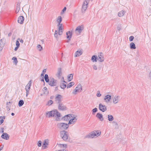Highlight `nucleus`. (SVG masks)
Masks as SVG:
<instances>
[{"instance_id":"1","label":"nucleus","mask_w":151,"mask_h":151,"mask_svg":"<svg viewBox=\"0 0 151 151\" xmlns=\"http://www.w3.org/2000/svg\"><path fill=\"white\" fill-rule=\"evenodd\" d=\"M55 115H56L57 118L56 119L57 121H59L60 120V118L61 117V115L57 110H54L47 111L46 114V116L49 118L53 117Z\"/></svg>"},{"instance_id":"2","label":"nucleus","mask_w":151,"mask_h":151,"mask_svg":"<svg viewBox=\"0 0 151 151\" xmlns=\"http://www.w3.org/2000/svg\"><path fill=\"white\" fill-rule=\"evenodd\" d=\"M101 133V132L99 130H95L87 135L86 137L93 138L95 137H97L100 135Z\"/></svg>"},{"instance_id":"3","label":"nucleus","mask_w":151,"mask_h":151,"mask_svg":"<svg viewBox=\"0 0 151 151\" xmlns=\"http://www.w3.org/2000/svg\"><path fill=\"white\" fill-rule=\"evenodd\" d=\"M57 127L60 129L63 130H66L69 127V125L67 123H58L57 125Z\"/></svg>"},{"instance_id":"4","label":"nucleus","mask_w":151,"mask_h":151,"mask_svg":"<svg viewBox=\"0 0 151 151\" xmlns=\"http://www.w3.org/2000/svg\"><path fill=\"white\" fill-rule=\"evenodd\" d=\"M60 136L64 140H67L68 137V132L65 130H63L60 132Z\"/></svg>"},{"instance_id":"5","label":"nucleus","mask_w":151,"mask_h":151,"mask_svg":"<svg viewBox=\"0 0 151 151\" xmlns=\"http://www.w3.org/2000/svg\"><path fill=\"white\" fill-rule=\"evenodd\" d=\"M82 87L80 84H79L72 92L73 94H76L77 92H81L82 90Z\"/></svg>"},{"instance_id":"6","label":"nucleus","mask_w":151,"mask_h":151,"mask_svg":"<svg viewBox=\"0 0 151 151\" xmlns=\"http://www.w3.org/2000/svg\"><path fill=\"white\" fill-rule=\"evenodd\" d=\"M62 24H58L57 27L58 29V35H61L63 31V28L62 27Z\"/></svg>"},{"instance_id":"7","label":"nucleus","mask_w":151,"mask_h":151,"mask_svg":"<svg viewBox=\"0 0 151 151\" xmlns=\"http://www.w3.org/2000/svg\"><path fill=\"white\" fill-rule=\"evenodd\" d=\"M88 4V3L86 1V0H85V1L83 2L82 6L81 12L82 13H84L87 9L88 6L87 5Z\"/></svg>"},{"instance_id":"8","label":"nucleus","mask_w":151,"mask_h":151,"mask_svg":"<svg viewBox=\"0 0 151 151\" xmlns=\"http://www.w3.org/2000/svg\"><path fill=\"white\" fill-rule=\"evenodd\" d=\"M49 140L46 139L45 140L42 142V149H45L48 148L47 145H49Z\"/></svg>"},{"instance_id":"9","label":"nucleus","mask_w":151,"mask_h":151,"mask_svg":"<svg viewBox=\"0 0 151 151\" xmlns=\"http://www.w3.org/2000/svg\"><path fill=\"white\" fill-rule=\"evenodd\" d=\"M99 109L100 111L104 112L107 110V107L101 103L99 105Z\"/></svg>"},{"instance_id":"10","label":"nucleus","mask_w":151,"mask_h":151,"mask_svg":"<svg viewBox=\"0 0 151 151\" xmlns=\"http://www.w3.org/2000/svg\"><path fill=\"white\" fill-rule=\"evenodd\" d=\"M98 60L100 62H103L104 60V54L102 52L99 53L98 54Z\"/></svg>"},{"instance_id":"11","label":"nucleus","mask_w":151,"mask_h":151,"mask_svg":"<svg viewBox=\"0 0 151 151\" xmlns=\"http://www.w3.org/2000/svg\"><path fill=\"white\" fill-rule=\"evenodd\" d=\"M84 29V27L83 25L78 26L75 30V32H78L79 34H80L82 31Z\"/></svg>"},{"instance_id":"12","label":"nucleus","mask_w":151,"mask_h":151,"mask_svg":"<svg viewBox=\"0 0 151 151\" xmlns=\"http://www.w3.org/2000/svg\"><path fill=\"white\" fill-rule=\"evenodd\" d=\"M72 115L74 116L73 114H69L66 115L62 117L61 119L63 120L64 121H69V120L70 119V118L71 117V116H72Z\"/></svg>"},{"instance_id":"13","label":"nucleus","mask_w":151,"mask_h":151,"mask_svg":"<svg viewBox=\"0 0 151 151\" xmlns=\"http://www.w3.org/2000/svg\"><path fill=\"white\" fill-rule=\"evenodd\" d=\"M62 96L60 94H57L55 96V100L56 101H57L58 104L60 103L61 102V98Z\"/></svg>"},{"instance_id":"14","label":"nucleus","mask_w":151,"mask_h":151,"mask_svg":"<svg viewBox=\"0 0 151 151\" xmlns=\"http://www.w3.org/2000/svg\"><path fill=\"white\" fill-rule=\"evenodd\" d=\"M111 96L109 95H107L105 96L104 100L107 103H109L111 99Z\"/></svg>"},{"instance_id":"15","label":"nucleus","mask_w":151,"mask_h":151,"mask_svg":"<svg viewBox=\"0 0 151 151\" xmlns=\"http://www.w3.org/2000/svg\"><path fill=\"white\" fill-rule=\"evenodd\" d=\"M24 17L23 16H20L18 17L17 21L18 23L21 24H22L24 23Z\"/></svg>"},{"instance_id":"16","label":"nucleus","mask_w":151,"mask_h":151,"mask_svg":"<svg viewBox=\"0 0 151 151\" xmlns=\"http://www.w3.org/2000/svg\"><path fill=\"white\" fill-rule=\"evenodd\" d=\"M1 137L4 139L8 140L9 139V136L5 132L3 133Z\"/></svg>"},{"instance_id":"17","label":"nucleus","mask_w":151,"mask_h":151,"mask_svg":"<svg viewBox=\"0 0 151 151\" xmlns=\"http://www.w3.org/2000/svg\"><path fill=\"white\" fill-rule=\"evenodd\" d=\"M96 117L101 121L104 120L103 115L100 113H98L96 114Z\"/></svg>"},{"instance_id":"18","label":"nucleus","mask_w":151,"mask_h":151,"mask_svg":"<svg viewBox=\"0 0 151 151\" xmlns=\"http://www.w3.org/2000/svg\"><path fill=\"white\" fill-rule=\"evenodd\" d=\"M66 38H69V40H71L72 35V32L70 31H68L66 33Z\"/></svg>"},{"instance_id":"19","label":"nucleus","mask_w":151,"mask_h":151,"mask_svg":"<svg viewBox=\"0 0 151 151\" xmlns=\"http://www.w3.org/2000/svg\"><path fill=\"white\" fill-rule=\"evenodd\" d=\"M54 81V78L52 77H50L49 78V80L48 82H47L48 83V84L51 86H52V85H53V83Z\"/></svg>"},{"instance_id":"20","label":"nucleus","mask_w":151,"mask_h":151,"mask_svg":"<svg viewBox=\"0 0 151 151\" xmlns=\"http://www.w3.org/2000/svg\"><path fill=\"white\" fill-rule=\"evenodd\" d=\"M98 60V58L97 55H93L91 58V61L93 62H96Z\"/></svg>"},{"instance_id":"21","label":"nucleus","mask_w":151,"mask_h":151,"mask_svg":"<svg viewBox=\"0 0 151 151\" xmlns=\"http://www.w3.org/2000/svg\"><path fill=\"white\" fill-rule=\"evenodd\" d=\"M32 82V80H30L28 83L27 84V85L26 87L25 88V89L26 88L27 89L29 90L30 88V87L31 86V85Z\"/></svg>"},{"instance_id":"22","label":"nucleus","mask_w":151,"mask_h":151,"mask_svg":"<svg viewBox=\"0 0 151 151\" xmlns=\"http://www.w3.org/2000/svg\"><path fill=\"white\" fill-rule=\"evenodd\" d=\"M62 74V69L61 68H58V70L57 74V76L59 77L61 76Z\"/></svg>"},{"instance_id":"23","label":"nucleus","mask_w":151,"mask_h":151,"mask_svg":"<svg viewBox=\"0 0 151 151\" xmlns=\"http://www.w3.org/2000/svg\"><path fill=\"white\" fill-rule=\"evenodd\" d=\"M21 2H17V6L16 12V13H17L19 11L20 9V5Z\"/></svg>"},{"instance_id":"24","label":"nucleus","mask_w":151,"mask_h":151,"mask_svg":"<svg viewBox=\"0 0 151 151\" xmlns=\"http://www.w3.org/2000/svg\"><path fill=\"white\" fill-rule=\"evenodd\" d=\"M125 13V11L124 10H122L121 11L119 12L118 13V16L119 17H121L123 16Z\"/></svg>"},{"instance_id":"25","label":"nucleus","mask_w":151,"mask_h":151,"mask_svg":"<svg viewBox=\"0 0 151 151\" xmlns=\"http://www.w3.org/2000/svg\"><path fill=\"white\" fill-rule=\"evenodd\" d=\"M73 74L71 73L68 75V79L69 82L73 78Z\"/></svg>"},{"instance_id":"26","label":"nucleus","mask_w":151,"mask_h":151,"mask_svg":"<svg viewBox=\"0 0 151 151\" xmlns=\"http://www.w3.org/2000/svg\"><path fill=\"white\" fill-rule=\"evenodd\" d=\"M62 20V18L61 16H59L58 17L57 19V21L58 23V24H61V23Z\"/></svg>"},{"instance_id":"27","label":"nucleus","mask_w":151,"mask_h":151,"mask_svg":"<svg viewBox=\"0 0 151 151\" xmlns=\"http://www.w3.org/2000/svg\"><path fill=\"white\" fill-rule=\"evenodd\" d=\"M82 54V52L81 50L79 51L78 50L75 53V57L79 56L81 55Z\"/></svg>"},{"instance_id":"28","label":"nucleus","mask_w":151,"mask_h":151,"mask_svg":"<svg viewBox=\"0 0 151 151\" xmlns=\"http://www.w3.org/2000/svg\"><path fill=\"white\" fill-rule=\"evenodd\" d=\"M5 118L6 116H0V125L3 123Z\"/></svg>"},{"instance_id":"29","label":"nucleus","mask_w":151,"mask_h":151,"mask_svg":"<svg viewBox=\"0 0 151 151\" xmlns=\"http://www.w3.org/2000/svg\"><path fill=\"white\" fill-rule=\"evenodd\" d=\"M130 48L131 49H134L136 48L135 44L133 42L130 43Z\"/></svg>"},{"instance_id":"30","label":"nucleus","mask_w":151,"mask_h":151,"mask_svg":"<svg viewBox=\"0 0 151 151\" xmlns=\"http://www.w3.org/2000/svg\"><path fill=\"white\" fill-rule=\"evenodd\" d=\"M44 79H45V81L46 82H49V77L48 75L47 74H45V76H44Z\"/></svg>"},{"instance_id":"31","label":"nucleus","mask_w":151,"mask_h":151,"mask_svg":"<svg viewBox=\"0 0 151 151\" xmlns=\"http://www.w3.org/2000/svg\"><path fill=\"white\" fill-rule=\"evenodd\" d=\"M108 120L109 121H112L114 119V118L113 116L111 115H108Z\"/></svg>"},{"instance_id":"32","label":"nucleus","mask_w":151,"mask_h":151,"mask_svg":"<svg viewBox=\"0 0 151 151\" xmlns=\"http://www.w3.org/2000/svg\"><path fill=\"white\" fill-rule=\"evenodd\" d=\"M76 121V120H74L72 118H70V119L69 120V122L68 124V125H69V124H73L74 122H75Z\"/></svg>"},{"instance_id":"33","label":"nucleus","mask_w":151,"mask_h":151,"mask_svg":"<svg viewBox=\"0 0 151 151\" xmlns=\"http://www.w3.org/2000/svg\"><path fill=\"white\" fill-rule=\"evenodd\" d=\"M24 104V101L22 100H20L18 102V106L19 107L22 106Z\"/></svg>"},{"instance_id":"34","label":"nucleus","mask_w":151,"mask_h":151,"mask_svg":"<svg viewBox=\"0 0 151 151\" xmlns=\"http://www.w3.org/2000/svg\"><path fill=\"white\" fill-rule=\"evenodd\" d=\"M74 84V83L73 82H72L69 83L67 85V88H70L72 87Z\"/></svg>"},{"instance_id":"35","label":"nucleus","mask_w":151,"mask_h":151,"mask_svg":"<svg viewBox=\"0 0 151 151\" xmlns=\"http://www.w3.org/2000/svg\"><path fill=\"white\" fill-rule=\"evenodd\" d=\"M66 85L64 83H61L60 84V87L61 88L64 89L66 87Z\"/></svg>"},{"instance_id":"36","label":"nucleus","mask_w":151,"mask_h":151,"mask_svg":"<svg viewBox=\"0 0 151 151\" xmlns=\"http://www.w3.org/2000/svg\"><path fill=\"white\" fill-rule=\"evenodd\" d=\"M47 89L46 87H44L43 88V91L44 92L43 93L46 94L47 95L48 94L49 92L47 91Z\"/></svg>"},{"instance_id":"37","label":"nucleus","mask_w":151,"mask_h":151,"mask_svg":"<svg viewBox=\"0 0 151 151\" xmlns=\"http://www.w3.org/2000/svg\"><path fill=\"white\" fill-rule=\"evenodd\" d=\"M12 60H13V63L16 65L18 63L17 58L15 57H13L12 58Z\"/></svg>"},{"instance_id":"38","label":"nucleus","mask_w":151,"mask_h":151,"mask_svg":"<svg viewBox=\"0 0 151 151\" xmlns=\"http://www.w3.org/2000/svg\"><path fill=\"white\" fill-rule=\"evenodd\" d=\"M53 103V101L51 100H50L48 101L46 105L47 106H49L52 104Z\"/></svg>"},{"instance_id":"39","label":"nucleus","mask_w":151,"mask_h":151,"mask_svg":"<svg viewBox=\"0 0 151 151\" xmlns=\"http://www.w3.org/2000/svg\"><path fill=\"white\" fill-rule=\"evenodd\" d=\"M118 96H117L116 97L115 96L114 98L113 101L114 104H116L118 102Z\"/></svg>"},{"instance_id":"40","label":"nucleus","mask_w":151,"mask_h":151,"mask_svg":"<svg viewBox=\"0 0 151 151\" xmlns=\"http://www.w3.org/2000/svg\"><path fill=\"white\" fill-rule=\"evenodd\" d=\"M58 32L57 30H56L55 31V34H54V36L56 38V40L57 41H58Z\"/></svg>"},{"instance_id":"41","label":"nucleus","mask_w":151,"mask_h":151,"mask_svg":"<svg viewBox=\"0 0 151 151\" xmlns=\"http://www.w3.org/2000/svg\"><path fill=\"white\" fill-rule=\"evenodd\" d=\"M98 111V109L96 108H95L93 109L92 110V114H94L95 113L97 112Z\"/></svg>"},{"instance_id":"42","label":"nucleus","mask_w":151,"mask_h":151,"mask_svg":"<svg viewBox=\"0 0 151 151\" xmlns=\"http://www.w3.org/2000/svg\"><path fill=\"white\" fill-rule=\"evenodd\" d=\"M18 40H19V38H18L17 39L16 42V46L19 47L20 46V43L18 41Z\"/></svg>"},{"instance_id":"43","label":"nucleus","mask_w":151,"mask_h":151,"mask_svg":"<svg viewBox=\"0 0 151 151\" xmlns=\"http://www.w3.org/2000/svg\"><path fill=\"white\" fill-rule=\"evenodd\" d=\"M37 47L40 51H41L42 49V47L40 45H38L37 46Z\"/></svg>"},{"instance_id":"44","label":"nucleus","mask_w":151,"mask_h":151,"mask_svg":"<svg viewBox=\"0 0 151 151\" xmlns=\"http://www.w3.org/2000/svg\"><path fill=\"white\" fill-rule=\"evenodd\" d=\"M61 109H60V110H62V111H65L67 110L66 107L64 105L61 106Z\"/></svg>"},{"instance_id":"45","label":"nucleus","mask_w":151,"mask_h":151,"mask_svg":"<svg viewBox=\"0 0 151 151\" xmlns=\"http://www.w3.org/2000/svg\"><path fill=\"white\" fill-rule=\"evenodd\" d=\"M58 108L59 109H61V106H63V105H64L63 104V103L62 102H60V103H58Z\"/></svg>"},{"instance_id":"46","label":"nucleus","mask_w":151,"mask_h":151,"mask_svg":"<svg viewBox=\"0 0 151 151\" xmlns=\"http://www.w3.org/2000/svg\"><path fill=\"white\" fill-rule=\"evenodd\" d=\"M60 147H63L65 148H66L67 147V145L66 144H60Z\"/></svg>"},{"instance_id":"47","label":"nucleus","mask_w":151,"mask_h":151,"mask_svg":"<svg viewBox=\"0 0 151 151\" xmlns=\"http://www.w3.org/2000/svg\"><path fill=\"white\" fill-rule=\"evenodd\" d=\"M37 145L38 146L41 147L42 146V142L40 140H39L38 142Z\"/></svg>"},{"instance_id":"48","label":"nucleus","mask_w":151,"mask_h":151,"mask_svg":"<svg viewBox=\"0 0 151 151\" xmlns=\"http://www.w3.org/2000/svg\"><path fill=\"white\" fill-rule=\"evenodd\" d=\"M66 10V7H64V8H63V9H62V10L61 11V14H62L64 12H65Z\"/></svg>"},{"instance_id":"49","label":"nucleus","mask_w":151,"mask_h":151,"mask_svg":"<svg viewBox=\"0 0 151 151\" xmlns=\"http://www.w3.org/2000/svg\"><path fill=\"white\" fill-rule=\"evenodd\" d=\"M53 85H52V86H55L57 84V80L54 79V81L53 82Z\"/></svg>"},{"instance_id":"50","label":"nucleus","mask_w":151,"mask_h":151,"mask_svg":"<svg viewBox=\"0 0 151 151\" xmlns=\"http://www.w3.org/2000/svg\"><path fill=\"white\" fill-rule=\"evenodd\" d=\"M134 39V37L133 36H131L129 37V40L130 42L132 41Z\"/></svg>"},{"instance_id":"51","label":"nucleus","mask_w":151,"mask_h":151,"mask_svg":"<svg viewBox=\"0 0 151 151\" xmlns=\"http://www.w3.org/2000/svg\"><path fill=\"white\" fill-rule=\"evenodd\" d=\"M25 90L26 91V96L27 97V96L29 94V90L27 89V88H26V89H25Z\"/></svg>"},{"instance_id":"52","label":"nucleus","mask_w":151,"mask_h":151,"mask_svg":"<svg viewBox=\"0 0 151 151\" xmlns=\"http://www.w3.org/2000/svg\"><path fill=\"white\" fill-rule=\"evenodd\" d=\"M101 94L100 93V91H98L96 94V96L97 97H99L101 96Z\"/></svg>"},{"instance_id":"53","label":"nucleus","mask_w":151,"mask_h":151,"mask_svg":"<svg viewBox=\"0 0 151 151\" xmlns=\"http://www.w3.org/2000/svg\"><path fill=\"white\" fill-rule=\"evenodd\" d=\"M6 107V108H7V110L8 111H9L10 110V105L9 106L8 105H7Z\"/></svg>"},{"instance_id":"54","label":"nucleus","mask_w":151,"mask_h":151,"mask_svg":"<svg viewBox=\"0 0 151 151\" xmlns=\"http://www.w3.org/2000/svg\"><path fill=\"white\" fill-rule=\"evenodd\" d=\"M93 69L94 70H97V67L96 66V65H93Z\"/></svg>"},{"instance_id":"55","label":"nucleus","mask_w":151,"mask_h":151,"mask_svg":"<svg viewBox=\"0 0 151 151\" xmlns=\"http://www.w3.org/2000/svg\"><path fill=\"white\" fill-rule=\"evenodd\" d=\"M102 67V65L101 64H100V65H99V66L98 67V69L99 70H100L101 68Z\"/></svg>"},{"instance_id":"56","label":"nucleus","mask_w":151,"mask_h":151,"mask_svg":"<svg viewBox=\"0 0 151 151\" xmlns=\"http://www.w3.org/2000/svg\"><path fill=\"white\" fill-rule=\"evenodd\" d=\"M4 128L3 127H2L1 128V130H0V132L1 133H4Z\"/></svg>"},{"instance_id":"57","label":"nucleus","mask_w":151,"mask_h":151,"mask_svg":"<svg viewBox=\"0 0 151 151\" xmlns=\"http://www.w3.org/2000/svg\"><path fill=\"white\" fill-rule=\"evenodd\" d=\"M46 69H43V70L42 73L43 74H45V73L46 72Z\"/></svg>"},{"instance_id":"58","label":"nucleus","mask_w":151,"mask_h":151,"mask_svg":"<svg viewBox=\"0 0 151 151\" xmlns=\"http://www.w3.org/2000/svg\"><path fill=\"white\" fill-rule=\"evenodd\" d=\"M3 147H4L3 145H2L1 146H0V151L1 150H2Z\"/></svg>"},{"instance_id":"59","label":"nucleus","mask_w":151,"mask_h":151,"mask_svg":"<svg viewBox=\"0 0 151 151\" xmlns=\"http://www.w3.org/2000/svg\"><path fill=\"white\" fill-rule=\"evenodd\" d=\"M19 47H17V46H16L15 48H14V50L15 51H16L18 49V48H19Z\"/></svg>"},{"instance_id":"60","label":"nucleus","mask_w":151,"mask_h":151,"mask_svg":"<svg viewBox=\"0 0 151 151\" xmlns=\"http://www.w3.org/2000/svg\"><path fill=\"white\" fill-rule=\"evenodd\" d=\"M72 117V119H74V120H75V119L76 120H77V119H76V116H71Z\"/></svg>"},{"instance_id":"61","label":"nucleus","mask_w":151,"mask_h":151,"mask_svg":"<svg viewBox=\"0 0 151 151\" xmlns=\"http://www.w3.org/2000/svg\"><path fill=\"white\" fill-rule=\"evenodd\" d=\"M112 122L113 123H114L115 124V125H116L117 126V128H118V125L117 123L116 122H115L114 121H113V122Z\"/></svg>"},{"instance_id":"62","label":"nucleus","mask_w":151,"mask_h":151,"mask_svg":"<svg viewBox=\"0 0 151 151\" xmlns=\"http://www.w3.org/2000/svg\"><path fill=\"white\" fill-rule=\"evenodd\" d=\"M117 28V29L119 31L121 29L120 27L118 26Z\"/></svg>"},{"instance_id":"63","label":"nucleus","mask_w":151,"mask_h":151,"mask_svg":"<svg viewBox=\"0 0 151 151\" xmlns=\"http://www.w3.org/2000/svg\"><path fill=\"white\" fill-rule=\"evenodd\" d=\"M40 81H42V82H44L45 81H44V78L42 77V78L40 79Z\"/></svg>"},{"instance_id":"64","label":"nucleus","mask_w":151,"mask_h":151,"mask_svg":"<svg viewBox=\"0 0 151 151\" xmlns=\"http://www.w3.org/2000/svg\"><path fill=\"white\" fill-rule=\"evenodd\" d=\"M20 40V42L21 43H23L24 42V41L22 39H21Z\"/></svg>"}]
</instances>
